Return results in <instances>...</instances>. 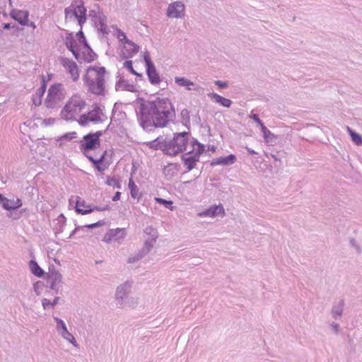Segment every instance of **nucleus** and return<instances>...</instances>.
I'll return each instance as SVG.
<instances>
[{
  "instance_id": "21",
  "label": "nucleus",
  "mask_w": 362,
  "mask_h": 362,
  "mask_svg": "<svg viewBox=\"0 0 362 362\" xmlns=\"http://www.w3.org/2000/svg\"><path fill=\"white\" fill-rule=\"evenodd\" d=\"M208 96L212 99L214 102L221 104L223 107H229L232 104V101L228 98H223L217 93H211L208 94Z\"/></svg>"
},
{
  "instance_id": "4",
  "label": "nucleus",
  "mask_w": 362,
  "mask_h": 362,
  "mask_svg": "<svg viewBox=\"0 0 362 362\" xmlns=\"http://www.w3.org/2000/svg\"><path fill=\"white\" fill-rule=\"evenodd\" d=\"M65 21L67 23H77L81 28L86 21V8L83 2L74 1L69 6L65 8Z\"/></svg>"
},
{
  "instance_id": "46",
  "label": "nucleus",
  "mask_w": 362,
  "mask_h": 362,
  "mask_svg": "<svg viewBox=\"0 0 362 362\" xmlns=\"http://www.w3.org/2000/svg\"><path fill=\"white\" fill-rule=\"evenodd\" d=\"M117 38L120 42H125V43L129 41L125 33L120 30H117Z\"/></svg>"
},
{
  "instance_id": "59",
  "label": "nucleus",
  "mask_w": 362,
  "mask_h": 362,
  "mask_svg": "<svg viewBox=\"0 0 362 362\" xmlns=\"http://www.w3.org/2000/svg\"><path fill=\"white\" fill-rule=\"evenodd\" d=\"M246 148H247L249 154H256L257 153V152H255V151L252 150L251 148H250L248 147H247Z\"/></svg>"
},
{
  "instance_id": "29",
  "label": "nucleus",
  "mask_w": 362,
  "mask_h": 362,
  "mask_svg": "<svg viewBox=\"0 0 362 362\" xmlns=\"http://www.w3.org/2000/svg\"><path fill=\"white\" fill-rule=\"evenodd\" d=\"M148 253L144 250H139L138 252L130 255L128 257L127 263L134 264L140 261L144 257H145Z\"/></svg>"
},
{
  "instance_id": "18",
  "label": "nucleus",
  "mask_w": 362,
  "mask_h": 362,
  "mask_svg": "<svg viewBox=\"0 0 362 362\" xmlns=\"http://www.w3.org/2000/svg\"><path fill=\"white\" fill-rule=\"evenodd\" d=\"M28 12L23 10H13L11 12V16L17 21L21 25H28Z\"/></svg>"
},
{
  "instance_id": "50",
  "label": "nucleus",
  "mask_w": 362,
  "mask_h": 362,
  "mask_svg": "<svg viewBox=\"0 0 362 362\" xmlns=\"http://www.w3.org/2000/svg\"><path fill=\"white\" fill-rule=\"evenodd\" d=\"M76 137V133L75 132H71V133H69V134H64L62 139H72Z\"/></svg>"
},
{
  "instance_id": "53",
  "label": "nucleus",
  "mask_w": 362,
  "mask_h": 362,
  "mask_svg": "<svg viewBox=\"0 0 362 362\" xmlns=\"http://www.w3.org/2000/svg\"><path fill=\"white\" fill-rule=\"evenodd\" d=\"M192 90H194L199 93H203V91H204L203 88H202L200 86L196 85V84H195V86L192 87Z\"/></svg>"
},
{
  "instance_id": "40",
  "label": "nucleus",
  "mask_w": 362,
  "mask_h": 362,
  "mask_svg": "<svg viewBox=\"0 0 362 362\" xmlns=\"http://www.w3.org/2000/svg\"><path fill=\"white\" fill-rule=\"evenodd\" d=\"M124 67L127 68L132 74H134L136 76H141V74L137 73L134 69V68L132 66V61H126V62H124Z\"/></svg>"
},
{
  "instance_id": "34",
  "label": "nucleus",
  "mask_w": 362,
  "mask_h": 362,
  "mask_svg": "<svg viewBox=\"0 0 362 362\" xmlns=\"http://www.w3.org/2000/svg\"><path fill=\"white\" fill-rule=\"evenodd\" d=\"M197 161H198L197 158H196L194 156H191V157H189V158H187L185 159L184 164L188 170H191L194 168L196 163Z\"/></svg>"
},
{
  "instance_id": "25",
  "label": "nucleus",
  "mask_w": 362,
  "mask_h": 362,
  "mask_svg": "<svg viewBox=\"0 0 362 362\" xmlns=\"http://www.w3.org/2000/svg\"><path fill=\"white\" fill-rule=\"evenodd\" d=\"M175 82L180 86L186 87L187 90H192L195 83L185 77H175Z\"/></svg>"
},
{
  "instance_id": "43",
  "label": "nucleus",
  "mask_w": 362,
  "mask_h": 362,
  "mask_svg": "<svg viewBox=\"0 0 362 362\" xmlns=\"http://www.w3.org/2000/svg\"><path fill=\"white\" fill-rule=\"evenodd\" d=\"M349 243H350L351 246L355 249V250L356 251L357 253L361 252V247L354 238H351L349 240Z\"/></svg>"
},
{
  "instance_id": "55",
  "label": "nucleus",
  "mask_w": 362,
  "mask_h": 362,
  "mask_svg": "<svg viewBox=\"0 0 362 362\" xmlns=\"http://www.w3.org/2000/svg\"><path fill=\"white\" fill-rule=\"evenodd\" d=\"M93 210H97V211H105V210H109L110 209V207L107 205L105 206V207H98V206H95L94 209H93Z\"/></svg>"
},
{
  "instance_id": "10",
  "label": "nucleus",
  "mask_w": 362,
  "mask_h": 362,
  "mask_svg": "<svg viewBox=\"0 0 362 362\" xmlns=\"http://www.w3.org/2000/svg\"><path fill=\"white\" fill-rule=\"evenodd\" d=\"M146 239L144 242V250L148 253L155 246L158 237L157 230L151 226H148L145 229Z\"/></svg>"
},
{
  "instance_id": "33",
  "label": "nucleus",
  "mask_w": 362,
  "mask_h": 362,
  "mask_svg": "<svg viewBox=\"0 0 362 362\" xmlns=\"http://www.w3.org/2000/svg\"><path fill=\"white\" fill-rule=\"evenodd\" d=\"M262 132L264 135V138L266 142H270L275 137V136L264 125V124H261L260 125Z\"/></svg>"
},
{
  "instance_id": "57",
  "label": "nucleus",
  "mask_w": 362,
  "mask_h": 362,
  "mask_svg": "<svg viewBox=\"0 0 362 362\" xmlns=\"http://www.w3.org/2000/svg\"><path fill=\"white\" fill-rule=\"evenodd\" d=\"M60 298L59 297H55L54 300L52 301V303H53L54 308L55 305L59 303Z\"/></svg>"
},
{
  "instance_id": "32",
  "label": "nucleus",
  "mask_w": 362,
  "mask_h": 362,
  "mask_svg": "<svg viewBox=\"0 0 362 362\" xmlns=\"http://www.w3.org/2000/svg\"><path fill=\"white\" fill-rule=\"evenodd\" d=\"M128 186L131 192V196L134 199H139L140 197L139 189L132 179L129 180Z\"/></svg>"
},
{
  "instance_id": "56",
  "label": "nucleus",
  "mask_w": 362,
  "mask_h": 362,
  "mask_svg": "<svg viewBox=\"0 0 362 362\" xmlns=\"http://www.w3.org/2000/svg\"><path fill=\"white\" fill-rule=\"evenodd\" d=\"M121 193L119 192H117L114 197H112V201L116 202L119 199Z\"/></svg>"
},
{
  "instance_id": "58",
  "label": "nucleus",
  "mask_w": 362,
  "mask_h": 362,
  "mask_svg": "<svg viewBox=\"0 0 362 362\" xmlns=\"http://www.w3.org/2000/svg\"><path fill=\"white\" fill-rule=\"evenodd\" d=\"M181 115H182V117L188 116V115H189V112H188V110H187L184 109V110H182V112H181Z\"/></svg>"
},
{
  "instance_id": "47",
  "label": "nucleus",
  "mask_w": 362,
  "mask_h": 362,
  "mask_svg": "<svg viewBox=\"0 0 362 362\" xmlns=\"http://www.w3.org/2000/svg\"><path fill=\"white\" fill-rule=\"evenodd\" d=\"M330 328L334 334H338L339 332V325L337 322H332L330 324Z\"/></svg>"
},
{
  "instance_id": "17",
  "label": "nucleus",
  "mask_w": 362,
  "mask_h": 362,
  "mask_svg": "<svg viewBox=\"0 0 362 362\" xmlns=\"http://www.w3.org/2000/svg\"><path fill=\"white\" fill-rule=\"evenodd\" d=\"M83 139L85 142L81 144V147L85 151L93 150L100 146V141L97 139V137L94 139L89 134L86 135Z\"/></svg>"
},
{
  "instance_id": "11",
  "label": "nucleus",
  "mask_w": 362,
  "mask_h": 362,
  "mask_svg": "<svg viewBox=\"0 0 362 362\" xmlns=\"http://www.w3.org/2000/svg\"><path fill=\"white\" fill-rule=\"evenodd\" d=\"M132 284L133 282L132 281H127L119 284L116 288L115 300L122 307H124V299L127 296V295L130 293L132 287Z\"/></svg>"
},
{
  "instance_id": "5",
  "label": "nucleus",
  "mask_w": 362,
  "mask_h": 362,
  "mask_svg": "<svg viewBox=\"0 0 362 362\" xmlns=\"http://www.w3.org/2000/svg\"><path fill=\"white\" fill-rule=\"evenodd\" d=\"M84 105L85 102L80 96H72L61 112L62 118L66 121L75 119L76 116L81 112Z\"/></svg>"
},
{
  "instance_id": "14",
  "label": "nucleus",
  "mask_w": 362,
  "mask_h": 362,
  "mask_svg": "<svg viewBox=\"0 0 362 362\" xmlns=\"http://www.w3.org/2000/svg\"><path fill=\"white\" fill-rule=\"evenodd\" d=\"M47 283L49 284V287L52 290L58 292L62 284V274L57 270L50 271L47 275Z\"/></svg>"
},
{
  "instance_id": "61",
  "label": "nucleus",
  "mask_w": 362,
  "mask_h": 362,
  "mask_svg": "<svg viewBox=\"0 0 362 362\" xmlns=\"http://www.w3.org/2000/svg\"><path fill=\"white\" fill-rule=\"evenodd\" d=\"M94 165L98 169V170H99V171L103 170V169L100 166V164H96V165Z\"/></svg>"
},
{
  "instance_id": "1",
  "label": "nucleus",
  "mask_w": 362,
  "mask_h": 362,
  "mask_svg": "<svg viewBox=\"0 0 362 362\" xmlns=\"http://www.w3.org/2000/svg\"><path fill=\"white\" fill-rule=\"evenodd\" d=\"M140 123L146 130L151 127H163L173 116V110L169 100H157L141 104Z\"/></svg>"
},
{
  "instance_id": "3",
  "label": "nucleus",
  "mask_w": 362,
  "mask_h": 362,
  "mask_svg": "<svg viewBox=\"0 0 362 362\" xmlns=\"http://www.w3.org/2000/svg\"><path fill=\"white\" fill-rule=\"evenodd\" d=\"M105 68H88L86 76V83L88 90L95 95H102L105 92Z\"/></svg>"
},
{
  "instance_id": "35",
  "label": "nucleus",
  "mask_w": 362,
  "mask_h": 362,
  "mask_svg": "<svg viewBox=\"0 0 362 362\" xmlns=\"http://www.w3.org/2000/svg\"><path fill=\"white\" fill-rule=\"evenodd\" d=\"M332 315L334 319L337 320L339 318L343 312V305L342 304H339L337 305L334 306L332 308Z\"/></svg>"
},
{
  "instance_id": "26",
  "label": "nucleus",
  "mask_w": 362,
  "mask_h": 362,
  "mask_svg": "<svg viewBox=\"0 0 362 362\" xmlns=\"http://www.w3.org/2000/svg\"><path fill=\"white\" fill-rule=\"evenodd\" d=\"M116 87L117 90H125L130 92H135L136 90V88L134 84L129 83L128 81L124 79L119 80Z\"/></svg>"
},
{
  "instance_id": "9",
  "label": "nucleus",
  "mask_w": 362,
  "mask_h": 362,
  "mask_svg": "<svg viewBox=\"0 0 362 362\" xmlns=\"http://www.w3.org/2000/svg\"><path fill=\"white\" fill-rule=\"evenodd\" d=\"M103 110L99 107H95L91 111L80 117L79 123L83 126H86L89 122L95 123L101 122L103 120Z\"/></svg>"
},
{
  "instance_id": "28",
  "label": "nucleus",
  "mask_w": 362,
  "mask_h": 362,
  "mask_svg": "<svg viewBox=\"0 0 362 362\" xmlns=\"http://www.w3.org/2000/svg\"><path fill=\"white\" fill-rule=\"evenodd\" d=\"M74 40L73 37L71 36V35H69L66 38L65 45L66 46V47L69 49V50H70L73 53L75 58L78 60L79 59V54L78 53L77 50L75 49V47L74 46Z\"/></svg>"
},
{
  "instance_id": "7",
  "label": "nucleus",
  "mask_w": 362,
  "mask_h": 362,
  "mask_svg": "<svg viewBox=\"0 0 362 362\" xmlns=\"http://www.w3.org/2000/svg\"><path fill=\"white\" fill-rule=\"evenodd\" d=\"M166 16L169 18L182 19L185 16V5L181 1H176L168 4Z\"/></svg>"
},
{
  "instance_id": "39",
  "label": "nucleus",
  "mask_w": 362,
  "mask_h": 362,
  "mask_svg": "<svg viewBox=\"0 0 362 362\" xmlns=\"http://www.w3.org/2000/svg\"><path fill=\"white\" fill-rule=\"evenodd\" d=\"M44 288V284L42 281H37L33 284V290L37 296H40Z\"/></svg>"
},
{
  "instance_id": "60",
  "label": "nucleus",
  "mask_w": 362,
  "mask_h": 362,
  "mask_svg": "<svg viewBox=\"0 0 362 362\" xmlns=\"http://www.w3.org/2000/svg\"><path fill=\"white\" fill-rule=\"evenodd\" d=\"M3 28H4V29H9V28H11V24H10V23H4V24L3 25Z\"/></svg>"
},
{
  "instance_id": "51",
  "label": "nucleus",
  "mask_w": 362,
  "mask_h": 362,
  "mask_svg": "<svg viewBox=\"0 0 362 362\" xmlns=\"http://www.w3.org/2000/svg\"><path fill=\"white\" fill-rule=\"evenodd\" d=\"M251 118H252L253 120L255 121L259 126L261 125V124H263L260 119L259 118L258 115L256 114L252 115Z\"/></svg>"
},
{
  "instance_id": "23",
  "label": "nucleus",
  "mask_w": 362,
  "mask_h": 362,
  "mask_svg": "<svg viewBox=\"0 0 362 362\" xmlns=\"http://www.w3.org/2000/svg\"><path fill=\"white\" fill-rule=\"evenodd\" d=\"M45 90L46 84L45 80L43 79L41 87L36 90L35 94L33 95V100L35 105L39 106L42 104V98L45 92Z\"/></svg>"
},
{
  "instance_id": "2",
  "label": "nucleus",
  "mask_w": 362,
  "mask_h": 362,
  "mask_svg": "<svg viewBox=\"0 0 362 362\" xmlns=\"http://www.w3.org/2000/svg\"><path fill=\"white\" fill-rule=\"evenodd\" d=\"M188 141V133L182 132L175 134L173 139L165 144L163 151L170 156H175L182 151H187V153H189L194 150H197L199 154L204 152V145L197 141H193V148L191 149L190 148H187Z\"/></svg>"
},
{
  "instance_id": "44",
  "label": "nucleus",
  "mask_w": 362,
  "mask_h": 362,
  "mask_svg": "<svg viewBox=\"0 0 362 362\" xmlns=\"http://www.w3.org/2000/svg\"><path fill=\"white\" fill-rule=\"evenodd\" d=\"M144 59L146 62V67L153 65L151 60L150 54L148 52L146 51L144 53Z\"/></svg>"
},
{
  "instance_id": "20",
  "label": "nucleus",
  "mask_w": 362,
  "mask_h": 362,
  "mask_svg": "<svg viewBox=\"0 0 362 362\" xmlns=\"http://www.w3.org/2000/svg\"><path fill=\"white\" fill-rule=\"evenodd\" d=\"M22 205V202L21 199H8L5 198L3 200V203L1 204L2 207L6 210H15L21 207Z\"/></svg>"
},
{
  "instance_id": "19",
  "label": "nucleus",
  "mask_w": 362,
  "mask_h": 362,
  "mask_svg": "<svg viewBox=\"0 0 362 362\" xmlns=\"http://www.w3.org/2000/svg\"><path fill=\"white\" fill-rule=\"evenodd\" d=\"M235 156L233 154H230L226 157H220L216 159H214L211 162V165H229L233 164L235 161Z\"/></svg>"
},
{
  "instance_id": "41",
  "label": "nucleus",
  "mask_w": 362,
  "mask_h": 362,
  "mask_svg": "<svg viewBox=\"0 0 362 362\" xmlns=\"http://www.w3.org/2000/svg\"><path fill=\"white\" fill-rule=\"evenodd\" d=\"M42 305L44 310L54 309L53 303H52V301L46 298L42 299Z\"/></svg>"
},
{
  "instance_id": "64",
  "label": "nucleus",
  "mask_w": 362,
  "mask_h": 362,
  "mask_svg": "<svg viewBox=\"0 0 362 362\" xmlns=\"http://www.w3.org/2000/svg\"><path fill=\"white\" fill-rule=\"evenodd\" d=\"M78 35H81L83 37V33L81 30H80L78 33Z\"/></svg>"
},
{
  "instance_id": "52",
  "label": "nucleus",
  "mask_w": 362,
  "mask_h": 362,
  "mask_svg": "<svg viewBox=\"0 0 362 362\" xmlns=\"http://www.w3.org/2000/svg\"><path fill=\"white\" fill-rule=\"evenodd\" d=\"M103 224V223L102 221H98L95 223H93V224H89V225H87L86 226L87 228H94L97 226H102Z\"/></svg>"
},
{
  "instance_id": "13",
  "label": "nucleus",
  "mask_w": 362,
  "mask_h": 362,
  "mask_svg": "<svg viewBox=\"0 0 362 362\" xmlns=\"http://www.w3.org/2000/svg\"><path fill=\"white\" fill-rule=\"evenodd\" d=\"M59 62L65 68L66 71L70 74L73 81H77L79 76V74L76 64L74 61L65 57H61L59 59Z\"/></svg>"
},
{
  "instance_id": "37",
  "label": "nucleus",
  "mask_w": 362,
  "mask_h": 362,
  "mask_svg": "<svg viewBox=\"0 0 362 362\" xmlns=\"http://www.w3.org/2000/svg\"><path fill=\"white\" fill-rule=\"evenodd\" d=\"M155 200L156 202L161 204L164 205L166 208L170 209L173 211L174 209V206H173V202L172 201H168L163 198L156 197Z\"/></svg>"
},
{
  "instance_id": "22",
  "label": "nucleus",
  "mask_w": 362,
  "mask_h": 362,
  "mask_svg": "<svg viewBox=\"0 0 362 362\" xmlns=\"http://www.w3.org/2000/svg\"><path fill=\"white\" fill-rule=\"evenodd\" d=\"M146 73L149 81L152 84H158L160 83V76L157 73L154 65L146 67Z\"/></svg>"
},
{
  "instance_id": "63",
  "label": "nucleus",
  "mask_w": 362,
  "mask_h": 362,
  "mask_svg": "<svg viewBox=\"0 0 362 362\" xmlns=\"http://www.w3.org/2000/svg\"><path fill=\"white\" fill-rule=\"evenodd\" d=\"M76 228L72 231V233L69 235V238H71L74 235V233H76Z\"/></svg>"
},
{
  "instance_id": "27",
  "label": "nucleus",
  "mask_w": 362,
  "mask_h": 362,
  "mask_svg": "<svg viewBox=\"0 0 362 362\" xmlns=\"http://www.w3.org/2000/svg\"><path fill=\"white\" fill-rule=\"evenodd\" d=\"M106 16H102L100 17V20L98 22H95L98 30L101 32L103 34H107L109 32V29L106 25Z\"/></svg>"
},
{
  "instance_id": "42",
  "label": "nucleus",
  "mask_w": 362,
  "mask_h": 362,
  "mask_svg": "<svg viewBox=\"0 0 362 362\" xmlns=\"http://www.w3.org/2000/svg\"><path fill=\"white\" fill-rule=\"evenodd\" d=\"M88 47V52L86 56L84 57V59L88 62L93 61L95 58V54L90 49V47L86 44Z\"/></svg>"
},
{
  "instance_id": "31",
  "label": "nucleus",
  "mask_w": 362,
  "mask_h": 362,
  "mask_svg": "<svg viewBox=\"0 0 362 362\" xmlns=\"http://www.w3.org/2000/svg\"><path fill=\"white\" fill-rule=\"evenodd\" d=\"M347 129L350 134L352 141L357 146H362V136L359 134L352 131L349 127H347Z\"/></svg>"
},
{
  "instance_id": "54",
  "label": "nucleus",
  "mask_w": 362,
  "mask_h": 362,
  "mask_svg": "<svg viewBox=\"0 0 362 362\" xmlns=\"http://www.w3.org/2000/svg\"><path fill=\"white\" fill-rule=\"evenodd\" d=\"M90 135L92 136V137H93L94 139H95V137H97V139L99 140V137L100 136H102L103 133L101 131H98L94 134H89Z\"/></svg>"
},
{
  "instance_id": "49",
  "label": "nucleus",
  "mask_w": 362,
  "mask_h": 362,
  "mask_svg": "<svg viewBox=\"0 0 362 362\" xmlns=\"http://www.w3.org/2000/svg\"><path fill=\"white\" fill-rule=\"evenodd\" d=\"M214 83L218 86L219 88H226L228 87V83L227 82H224V81H216L214 82Z\"/></svg>"
},
{
  "instance_id": "30",
  "label": "nucleus",
  "mask_w": 362,
  "mask_h": 362,
  "mask_svg": "<svg viewBox=\"0 0 362 362\" xmlns=\"http://www.w3.org/2000/svg\"><path fill=\"white\" fill-rule=\"evenodd\" d=\"M30 269L32 273L38 277H41L44 274L43 270L39 267L37 263L33 260L30 262Z\"/></svg>"
},
{
  "instance_id": "12",
  "label": "nucleus",
  "mask_w": 362,
  "mask_h": 362,
  "mask_svg": "<svg viewBox=\"0 0 362 362\" xmlns=\"http://www.w3.org/2000/svg\"><path fill=\"white\" fill-rule=\"evenodd\" d=\"M126 235L124 228H116L110 230L103 237V241L110 243L112 241L119 243Z\"/></svg>"
},
{
  "instance_id": "16",
  "label": "nucleus",
  "mask_w": 362,
  "mask_h": 362,
  "mask_svg": "<svg viewBox=\"0 0 362 362\" xmlns=\"http://www.w3.org/2000/svg\"><path fill=\"white\" fill-rule=\"evenodd\" d=\"M139 47L131 40L127 41L124 45L122 57L124 59L132 58L139 52Z\"/></svg>"
},
{
  "instance_id": "6",
  "label": "nucleus",
  "mask_w": 362,
  "mask_h": 362,
  "mask_svg": "<svg viewBox=\"0 0 362 362\" xmlns=\"http://www.w3.org/2000/svg\"><path fill=\"white\" fill-rule=\"evenodd\" d=\"M64 98L63 86L60 83L54 84L48 90L45 105L47 108H54Z\"/></svg>"
},
{
  "instance_id": "8",
  "label": "nucleus",
  "mask_w": 362,
  "mask_h": 362,
  "mask_svg": "<svg viewBox=\"0 0 362 362\" xmlns=\"http://www.w3.org/2000/svg\"><path fill=\"white\" fill-rule=\"evenodd\" d=\"M56 329L58 334L66 341L71 343L74 347L78 348V344L74 335L69 332L64 322L57 317H54Z\"/></svg>"
},
{
  "instance_id": "15",
  "label": "nucleus",
  "mask_w": 362,
  "mask_h": 362,
  "mask_svg": "<svg viewBox=\"0 0 362 362\" xmlns=\"http://www.w3.org/2000/svg\"><path fill=\"white\" fill-rule=\"evenodd\" d=\"M226 215L224 208L222 204L212 205L209 209H206L198 214L200 217L209 216L214 218L218 216L223 217Z\"/></svg>"
},
{
  "instance_id": "24",
  "label": "nucleus",
  "mask_w": 362,
  "mask_h": 362,
  "mask_svg": "<svg viewBox=\"0 0 362 362\" xmlns=\"http://www.w3.org/2000/svg\"><path fill=\"white\" fill-rule=\"evenodd\" d=\"M76 211L81 214H86L90 213L93 211V209L90 207V206L86 205V202L82 200H80V198L77 197L76 204Z\"/></svg>"
},
{
  "instance_id": "62",
  "label": "nucleus",
  "mask_w": 362,
  "mask_h": 362,
  "mask_svg": "<svg viewBox=\"0 0 362 362\" xmlns=\"http://www.w3.org/2000/svg\"><path fill=\"white\" fill-rule=\"evenodd\" d=\"M6 197H4L1 194H0V204L1 205L3 203V200L5 199Z\"/></svg>"
},
{
  "instance_id": "38",
  "label": "nucleus",
  "mask_w": 362,
  "mask_h": 362,
  "mask_svg": "<svg viewBox=\"0 0 362 362\" xmlns=\"http://www.w3.org/2000/svg\"><path fill=\"white\" fill-rule=\"evenodd\" d=\"M305 129L308 133L315 135L318 134L321 132L320 128L314 124H307Z\"/></svg>"
},
{
  "instance_id": "48",
  "label": "nucleus",
  "mask_w": 362,
  "mask_h": 362,
  "mask_svg": "<svg viewBox=\"0 0 362 362\" xmlns=\"http://www.w3.org/2000/svg\"><path fill=\"white\" fill-rule=\"evenodd\" d=\"M54 122H55V119L50 117V118L45 119L42 122V124L46 126H48V125L54 124Z\"/></svg>"
},
{
  "instance_id": "36",
  "label": "nucleus",
  "mask_w": 362,
  "mask_h": 362,
  "mask_svg": "<svg viewBox=\"0 0 362 362\" xmlns=\"http://www.w3.org/2000/svg\"><path fill=\"white\" fill-rule=\"evenodd\" d=\"M88 16L95 22H98L100 20V17L105 16L103 13L99 11L98 7H97V10L93 9L89 11Z\"/></svg>"
},
{
  "instance_id": "45",
  "label": "nucleus",
  "mask_w": 362,
  "mask_h": 362,
  "mask_svg": "<svg viewBox=\"0 0 362 362\" xmlns=\"http://www.w3.org/2000/svg\"><path fill=\"white\" fill-rule=\"evenodd\" d=\"M106 152L105 151L102 155L101 156L95 160L94 159L92 156H87V158L94 164V165H96V164H100L103 160L104 159V157H105V155Z\"/></svg>"
}]
</instances>
